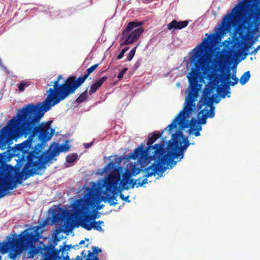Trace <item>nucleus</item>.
<instances>
[{
    "instance_id": "nucleus-1",
    "label": "nucleus",
    "mask_w": 260,
    "mask_h": 260,
    "mask_svg": "<svg viewBox=\"0 0 260 260\" xmlns=\"http://www.w3.org/2000/svg\"><path fill=\"white\" fill-rule=\"evenodd\" d=\"M163 132L159 133L155 132L152 136L149 137L147 143V147L144 149V145L141 144L136 148L134 152L129 153V157L134 160L139 157V161L142 164H148L151 160L155 162L146 169L147 172L146 177L155 175L156 173L163 172L166 168L165 165H170L171 168L174 166L176 161L174 158L180 160L184 156V152L191 143L188 141V137L183 135L179 129L172 135V142L169 141L168 144V151L166 150L164 144L151 145L160 137Z\"/></svg>"
},
{
    "instance_id": "nucleus-2",
    "label": "nucleus",
    "mask_w": 260,
    "mask_h": 260,
    "mask_svg": "<svg viewBox=\"0 0 260 260\" xmlns=\"http://www.w3.org/2000/svg\"><path fill=\"white\" fill-rule=\"evenodd\" d=\"M62 76L59 75L55 81L51 82L50 87L47 91V98L42 102L35 105L29 104L19 109L15 120L28 125V127L42 129L48 133L53 135L55 129L51 127L52 121L40 122L44 113L51 109L52 107L58 104L70 95L74 94L78 88L76 77L72 75L68 77L63 83L59 81Z\"/></svg>"
},
{
    "instance_id": "nucleus-3",
    "label": "nucleus",
    "mask_w": 260,
    "mask_h": 260,
    "mask_svg": "<svg viewBox=\"0 0 260 260\" xmlns=\"http://www.w3.org/2000/svg\"><path fill=\"white\" fill-rule=\"evenodd\" d=\"M216 36L214 34H210L207 38H205L200 45L199 49L197 50L190 57L191 62L193 63L194 67L187 76L190 84V91L186 100V105L176 116L173 122L168 125L165 129L168 128L169 133L179 125L180 129H183L188 127L187 132L189 135H194L196 137L201 135L200 132L202 130L201 124L195 118H192L190 121L186 119L188 115L192 111L193 108L195 107V99L197 96L199 88L197 79L202 72L208 70L209 65L207 58L204 55L203 52L207 50L210 44L215 40Z\"/></svg>"
},
{
    "instance_id": "nucleus-4",
    "label": "nucleus",
    "mask_w": 260,
    "mask_h": 260,
    "mask_svg": "<svg viewBox=\"0 0 260 260\" xmlns=\"http://www.w3.org/2000/svg\"><path fill=\"white\" fill-rule=\"evenodd\" d=\"M8 125H6L0 130V149L4 150L7 148L9 142L12 140V136L15 133L18 137L24 136L25 138H28L23 142L18 144L17 146V149L21 153L22 158H26L27 163L26 167L23 169L24 170L26 168L30 169L27 170L25 175L21 174V175L16 177V181L14 180V177L13 175L9 174L7 173V170L5 164V161L7 158L8 153L6 152L0 153V158L3 160V166L5 170L6 176H12L13 177L12 180L16 182V187L17 184H21L22 180H26L30 176H34L35 174L30 175V171L34 169L35 167L30 166L28 163V156L30 153V149L31 147V140L35 137L37 138L42 142H45L50 140L53 135L52 133H48L45 131H43L42 129L36 128L35 127H28V125L19 122L15 120V118H13L10 119L8 123Z\"/></svg>"
},
{
    "instance_id": "nucleus-5",
    "label": "nucleus",
    "mask_w": 260,
    "mask_h": 260,
    "mask_svg": "<svg viewBox=\"0 0 260 260\" xmlns=\"http://www.w3.org/2000/svg\"><path fill=\"white\" fill-rule=\"evenodd\" d=\"M46 142L36 137L31 140L32 150L27 157L28 163L30 166L35 167V169L30 171V175L43 174L46 169L45 165L48 162L53 159L59 152H67L70 150V146L68 145L69 140H66L64 144L56 146L53 150L43 152L44 144Z\"/></svg>"
},
{
    "instance_id": "nucleus-6",
    "label": "nucleus",
    "mask_w": 260,
    "mask_h": 260,
    "mask_svg": "<svg viewBox=\"0 0 260 260\" xmlns=\"http://www.w3.org/2000/svg\"><path fill=\"white\" fill-rule=\"evenodd\" d=\"M132 181L129 176H124V178L121 180L120 176L118 174L109 175L104 181L105 186L104 194L106 196L100 198L91 188L87 187V192L84 196V209L89 211L90 209L94 208L96 205L102 201L105 203L108 202L109 196L115 190L121 192L123 189L128 190L129 187L127 184H131Z\"/></svg>"
},
{
    "instance_id": "nucleus-7",
    "label": "nucleus",
    "mask_w": 260,
    "mask_h": 260,
    "mask_svg": "<svg viewBox=\"0 0 260 260\" xmlns=\"http://www.w3.org/2000/svg\"><path fill=\"white\" fill-rule=\"evenodd\" d=\"M48 224L47 220H44L39 225L32 229H25L20 233L17 237H14L6 243V249L10 251V256L15 259L21 251L32 245L37 242L42 233L41 229Z\"/></svg>"
},
{
    "instance_id": "nucleus-8",
    "label": "nucleus",
    "mask_w": 260,
    "mask_h": 260,
    "mask_svg": "<svg viewBox=\"0 0 260 260\" xmlns=\"http://www.w3.org/2000/svg\"><path fill=\"white\" fill-rule=\"evenodd\" d=\"M142 24H143L142 21L129 22L122 31L121 39L123 41L120 43V46L128 45L137 41L144 31L142 27H138Z\"/></svg>"
},
{
    "instance_id": "nucleus-9",
    "label": "nucleus",
    "mask_w": 260,
    "mask_h": 260,
    "mask_svg": "<svg viewBox=\"0 0 260 260\" xmlns=\"http://www.w3.org/2000/svg\"><path fill=\"white\" fill-rule=\"evenodd\" d=\"M252 2V0H245L242 5L237 6L233 9L231 13H227L223 17L220 29H226L231 25H234L237 22L238 18L242 14L243 11Z\"/></svg>"
},
{
    "instance_id": "nucleus-10",
    "label": "nucleus",
    "mask_w": 260,
    "mask_h": 260,
    "mask_svg": "<svg viewBox=\"0 0 260 260\" xmlns=\"http://www.w3.org/2000/svg\"><path fill=\"white\" fill-rule=\"evenodd\" d=\"M3 162V159L0 158V198L9 194V190L16 188V182L12 180V176L10 175L5 177L6 173L2 165Z\"/></svg>"
},
{
    "instance_id": "nucleus-11",
    "label": "nucleus",
    "mask_w": 260,
    "mask_h": 260,
    "mask_svg": "<svg viewBox=\"0 0 260 260\" xmlns=\"http://www.w3.org/2000/svg\"><path fill=\"white\" fill-rule=\"evenodd\" d=\"M214 78L215 85L217 86V91L218 93L223 92L221 95V98H225L226 94H230V87L229 83L226 82L230 80L231 73L229 71L224 73L222 75L214 73L212 75Z\"/></svg>"
},
{
    "instance_id": "nucleus-12",
    "label": "nucleus",
    "mask_w": 260,
    "mask_h": 260,
    "mask_svg": "<svg viewBox=\"0 0 260 260\" xmlns=\"http://www.w3.org/2000/svg\"><path fill=\"white\" fill-rule=\"evenodd\" d=\"M243 22L246 24L244 28L247 31H252L258 27L260 25V5L251 7Z\"/></svg>"
},
{
    "instance_id": "nucleus-13",
    "label": "nucleus",
    "mask_w": 260,
    "mask_h": 260,
    "mask_svg": "<svg viewBox=\"0 0 260 260\" xmlns=\"http://www.w3.org/2000/svg\"><path fill=\"white\" fill-rule=\"evenodd\" d=\"M214 110V106H211L210 109H201L197 115V120L200 124H205L208 118H213L215 116Z\"/></svg>"
},
{
    "instance_id": "nucleus-14",
    "label": "nucleus",
    "mask_w": 260,
    "mask_h": 260,
    "mask_svg": "<svg viewBox=\"0 0 260 260\" xmlns=\"http://www.w3.org/2000/svg\"><path fill=\"white\" fill-rule=\"evenodd\" d=\"M98 66V63L92 66L91 67L87 69V73H85L84 75L81 76L78 78L76 77V80L78 88L85 82V80L88 77L89 75L93 73L97 69Z\"/></svg>"
},
{
    "instance_id": "nucleus-15",
    "label": "nucleus",
    "mask_w": 260,
    "mask_h": 260,
    "mask_svg": "<svg viewBox=\"0 0 260 260\" xmlns=\"http://www.w3.org/2000/svg\"><path fill=\"white\" fill-rule=\"evenodd\" d=\"M188 24V21H177L174 19L168 24L167 28L169 30H171L173 28L181 29L187 26Z\"/></svg>"
},
{
    "instance_id": "nucleus-16",
    "label": "nucleus",
    "mask_w": 260,
    "mask_h": 260,
    "mask_svg": "<svg viewBox=\"0 0 260 260\" xmlns=\"http://www.w3.org/2000/svg\"><path fill=\"white\" fill-rule=\"evenodd\" d=\"M61 250V254L62 256H65L67 254L70 256V258H72V254L74 253L76 249H79V245H75L72 246L71 245H64L60 246Z\"/></svg>"
},
{
    "instance_id": "nucleus-17",
    "label": "nucleus",
    "mask_w": 260,
    "mask_h": 260,
    "mask_svg": "<svg viewBox=\"0 0 260 260\" xmlns=\"http://www.w3.org/2000/svg\"><path fill=\"white\" fill-rule=\"evenodd\" d=\"M107 77L104 76L102 78L99 79L95 82L93 83L90 86L88 93L89 95H91L95 93L98 89L102 85L104 82L107 79Z\"/></svg>"
},
{
    "instance_id": "nucleus-18",
    "label": "nucleus",
    "mask_w": 260,
    "mask_h": 260,
    "mask_svg": "<svg viewBox=\"0 0 260 260\" xmlns=\"http://www.w3.org/2000/svg\"><path fill=\"white\" fill-rule=\"evenodd\" d=\"M95 218L96 217H93V215H91L89 214H86L83 218L80 219V225L83 228L89 231V229H87L85 225H91L92 221L94 220Z\"/></svg>"
},
{
    "instance_id": "nucleus-19",
    "label": "nucleus",
    "mask_w": 260,
    "mask_h": 260,
    "mask_svg": "<svg viewBox=\"0 0 260 260\" xmlns=\"http://www.w3.org/2000/svg\"><path fill=\"white\" fill-rule=\"evenodd\" d=\"M71 260H99L98 255L86 254L85 250H83L80 253V255H77L75 257H72Z\"/></svg>"
},
{
    "instance_id": "nucleus-20",
    "label": "nucleus",
    "mask_w": 260,
    "mask_h": 260,
    "mask_svg": "<svg viewBox=\"0 0 260 260\" xmlns=\"http://www.w3.org/2000/svg\"><path fill=\"white\" fill-rule=\"evenodd\" d=\"M63 228L62 229L56 230L55 231L56 234H59L61 231H63L64 233L69 234L73 229V221L69 218L67 219L64 222Z\"/></svg>"
},
{
    "instance_id": "nucleus-21",
    "label": "nucleus",
    "mask_w": 260,
    "mask_h": 260,
    "mask_svg": "<svg viewBox=\"0 0 260 260\" xmlns=\"http://www.w3.org/2000/svg\"><path fill=\"white\" fill-rule=\"evenodd\" d=\"M64 211L60 209L57 212H54L52 214V223H61L64 217Z\"/></svg>"
},
{
    "instance_id": "nucleus-22",
    "label": "nucleus",
    "mask_w": 260,
    "mask_h": 260,
    "mask_svg": "<svg viewBox=\"0 0 260 260\" xmlns=\"http://www.w3.org/2000/svg\"><path fill=\"white\" fill-rule=\"evenodd\" d=\"M205 106L204 109H208L211 106H213L211 104V99L209 96H204L203 100H200L198 103V107L199 109H202V107Z\"/></svg>"
},
{
    "instance_id": "nucleus-23",
    "label": "nucleus",
    "mask_w": 260,
    "mask_h": 260,
    "mask_svg": "<svg viewBox=\"0 0 260 260\" xmlns=\"http://www.w3.org/2000/svg\"><path fill=\"white\" fill-rule=\"evenodd\" d=\"M104 223L103 221L100 220L98 221H95L94 220L92 221V223L91 225H85L86 227L89 229V231H90L92 229H94L95 230H97L100 232L103 231L104 230L102 229L101 225Z\"/></svg>"
},
{
    "instance_id": "nucleus-24",
    "label": "nucleus",
    "mask_w": 260,
    "mask_h": 260,
    "mask_svg": "<svg viewBox=\"0 0 260 260\" xmlns=\"http://www.w3.org/2000/svg\"><path fill=\"white\" fill-rule=\"evenodd\" d=\"M146 169L147 168H146L145 170V174L144 175V177H145V178L142 180L141 182H140V179H138L136 180L135 181H132V183L131 184H130V185H131V187L132 188H134V186L135 185H136L137 181H138V185L136 186L137 187H138L139 186H142L144 184H145L148 183L147 178L149 177V176H148V177L146 176V175L147 174ZM131 179L132 180H133L132 179ZM127 185L128 186V185H129V184H127Z\"/></svg>"
},
{
    "instance_id": "nucleus-25",
    "label": "nucleus",
    "mask_w": 260,
    "mask_h": 260,
    "mask_svg": "<svg viewBox=\"0 0 260 260\" xmlns=\"http://www.w3.org/2000/svg\"><path fill=\"white\" fill-rule=\"evenodd\" d=\"M250 78V71H247L245 72L241 77L240 79V82L241 85H244L246 84Z\"/></svg>"
},
{
    "instance_id": "nucleus-26",
    "label": "nucleus",
    "mask_w": 260,
    "mask_h": 260,
    "mask_svg": "<svg viewBox=\"0 0 260 260\" xmlns=\"http://www.w3.org/2000/svg\"><path fill=\"white\" fill-rule=\"evenodd\" d=\"M87 90L86 88L85 91L82 92L76 100V102L77 103H81L84 102L87 99Z\"/></svg>"
},
{
    "instance_id": "nucleus-27",
    "label": "nucleus",
    "mask_w": 260,
    "mask_h": 260,
    "mask_svg": "<svg viewBox=\"0 0 260 260\" xmlns=\"http://www.w3.org/2000/svg\"><path fill=\"white\" fill-rule=\"evenodd\" d=\"M30 85L29 81H22L17 84V86L20 92H23L25 90V87H27Z\"/></svg>"
},
{
    "instance_id": "nucleus-28",
    "label": "nucleus",
    "mask_w": 260,
    "mask_h": 260,
    "mask_svg": "<svg viewBox=\"0 0 260 260\" xmlns=\"http://www.w3.org/2000/svg\"><path fill=\"white\" fill-rule=\"evenodd\" d=\"M102 252V249L96 246L92 247V251L88 250L86 254L91 255H98V253Z\"/></svg>"
},
{
    "instance_id": "nucleus-29",
    "label": "nucleus",
    "mask_w": 260,
    "mask_h": 260,
    "mask_svg": "<svg viewBox=\"0 0 260 260\" xmlns=\"http://www.w3.org/2000/svg\"><path fill=\"white\" fill-rule=\"evenodd\" d=\"M78 155L76 153H72L66 157V161L69 163H72L75 161L77 158Z\"/></svg>"
},
{
    "instance_id": "nucleus-30",
    "label": "nucleus",
    "mask_w": 260,
    "mask_h": 260,
    "mask_svg": "<svg viewBox=\"0 0 260 260\" xmlns=\"http://www.w3.org/2000/svg\"><path fill=\"white\" fill-rule=\"evenodd\" d=\"M230 78H232L234 80V81L231 82V81H229V80L226 81V82L228 83H229V85H231V86H234L238 83V82L239 81V79L236 77V75L233 74L232 75V76L231 75Z\"/></svg>"
},
{
    "instance_id": "nucleus-31",
    "label": "nucleus",
    "mask_w": 260,
    "mask_h": 260,
    "mask_svg": "<svg viewBox=\"0 0 260 260\" xmlns=\"http://www.w3.org/2000/svg\"><path fill=\"white\" fill-rule=\"evenodd\" d=\"M135 52H136V47L133 48L130 51V52L128 53V55H127V56L126 57V60L127 61H131L134 57Z\"/></svg>"
},
{
    "instance_id": "nucleus-32",
    "label": "nucleus",
    "mask_w": 260,
    "mask_h": 260,
    "mask_svg": "<svg viewBox=\"0 0 260 260\" xmlns=\"http://www.w3.org/2000/svg\"><path fill=\"white\" fill-rule=\"evenodd\" d=\"M128 69L127 68H123L118 73L117 78L120 80H121L123 77L124 73L127 71Z\"/></svg>"
},
{
    "instance_id": "nucleus-33",
    "label": "nucleus",
    "mask_w": 260,
    "mask_h": 260,
    "mask_svg": "<svg viewBox=\"0 0 260 260\" xmlns=\"http://www.w3.org/2000/svg\"><path fill=\"white\" fill-rule=\"evenodd\" d=\"M129 48L128 47H126L124 49H123L121 52L117 55V57H116V59H121L123 56H124V53H125V52L126 51H127L128 50Z\"/></svg>"
},
{
    "instance_id": "nucleus-34",
    "label": "nucleus",
    "mask_w": 260,
    "mask_h": 260,
    "mask_svg": "<svg viewBox=\"0 0 260 260\" xmlns=\"http://www.w3.org/2000/svg\"><path fill=\"white\" fill-rule=\"evenodd\" d=\"M119 196H120V199L122 200V201H124L126 202H127V203H129L130 202V200H129V196H127L126 197H124V196L121 193V192L120 193V194H119Z\"/></svg>"
},
{
    "instance_id": "nucleus-35",
    "label": "nucleus",
    "mask_w": 260,
    "mask_h": 260,
    "mask_svg": "<svg viewBox=\"0 0 260 260\" xmlns=\"http://www.w3.org/2000/svg\"><path fill=\"white\" fill-rule=\"evenodd\" d=\"M120 193L121 192H118L117 190H115L113 193H112V196L110 195L109 197L110 198L111 200H113V201L115 200L117 201V196L118 194V193Z\"/></svg>"
},
{
    "instance_id": "nucleus-36",
    "label": "nucleus",
    "mask_w": 260,
    "mask_h": 260,
    "mask_svg": "<svg viewBox=\"0 0 260 260\" xmlns=\"http://www.w3.org/2000/svg\"><path fill=\"white\" fill-rule=\"evenodd\" d=\"M104 207H105V205L104 204H100V203H99V204L96 205V206L95 207V208L94 209H95L97 210H101V209H103Z\"/></svg>"
},
{
    "instance_id": "nucleus-37",
    "label": "nucleus",
    "mask_w": 260,
    "mask_h": 260,
    "mask_svg": "<svg viewBox=\"0 0 260 260\" xmlns=\"http://www.w3.org/2000/svg\"><path fill=\"white\" fill-rule=\"evenodd\" d=\"M108 202L110 206H115L116 204H117L116 202H114V201H113L112 199L111 200L110 197L109 198Z\"/></svg>"
},
{
    "instance_id": "nucleus-38",
    "label": "nucleus",
    "mask_w": 260,
    "mask_h": 260,
    "mask_svg": "<svg viewBox=\"0 0 260 260\" xmlns=\"http://www.w3.org/2000/svg\"><path fill=\"white\" fill-rule=\"evenodd\" d=\"M93 142L84 144L85 148H88L90 147L92 145Z\"/></svg>"
},
{
    "instance_id": "nucleus-39",
    "label": "nucleus",
    "mask_w": 260,
    "mask_h": 260,
    "mask_svg": "<svg viewBox=\"0 0 260 260\" xmlns=\"http://www.w3.org/2000/svg\"><path fill=\"white\" fill-rule=\"evenodd\" d=\"M114 165V164L112 161H111V162H109V164H108V166L109 168H113Z\"/></svg>"
},
{
    "instance_id": "nucleus-40",
    "label": "nucleus",
    "mask_w": 260,
    "mask_h": 260,
    "mask_svg": "<svg viewBox=\"0 0 260 260\" xmlns=\"http://www.w3.org/2000/svg\"><path fill=\"white\" fill-rule=\"evenodd\" d=\"M258 50L255 48L253 51L251 52V54L255 55L257 53Z\"/></svg>"
},
{
    "instance_id": "nucleus-41",
    "label": "nucleus",
    "mask_w": 260,
    "mask_h": 260,
    "mask_svg": "<svg viewBox=\"0 0 260 260\" xmlns=\"http://www.w3.org/2000/svg\"><path fill=\"white\" fill-rule=\"evenodd\" d=\"M85 240H81V241L79 242V244H78V245H79L84 244H85Z\"/></svg>"
},
{
    "instance_id": "nucleus-42",
    "label": "nucleus",
    "mask_w": 260,
    "mask_h": 260,
    "mask_svg": "<svg viewBox=\"0 0 260 260\" xmlns=\"http://www.w3.org/2000/svg\"><path fill=\"white\" fill-rule=\"evenodd\" d=\"M139 172H140V170H139V169H138V171L137 172L134 171V173H136V174H138L139 173Z\"/></svg>"
},
{
    "instance_id": "nucleus-43",
    "label": "nucleus",
    "mask_w": 260,
    "mask_h": 260,
    "mask_svg": "<svg viewBox=\"0 0 260 260\" xmlns=\"http://www.w3.org/2000/svg\"><path fill=\"white\" fill-rule=\"evenodd\" d=\"M256 50H258H258L260 49V46H259V45H258V46L256 48Z\"/></svg>"
},
{
    "instance_id": "nucleus-44",
    "label": "nucleus",
    "mask_w": 260,
    "mask_h": 260,
    "mask_svg": "<svg viewBox=\"0 0 260 260\" xmlns=\"http://www.w3.org/2000/svg\"><path fill=\"white\" fill-rule=\"evenodd\" d=\"M88 244H87L85 246V247H88Z\"/></svg>"
},
{
    "instance_id": "nucleus-45",
    "label": "nucleus",
    "mask_w": 260,
    "mask_h": 260,
    "mask_svg": "<svg viewBox=\"0 0 260 260\" xmlns=\"http://www.w3.org/2000/svg\"><path fill=\"white\" fill-rule=\"evenodd\" d=\"M86 240L88 241V238H86Z\"/></svg>"
},
{
    "instance_id": "nucleus-46",
    "label": "nucleus",
    "mask_w": 260,
    "mask_h": 260,
    "mask_svg": "<svg viewBox=\"0 0 260 260\" xmlns=\"http://www.w3.org/2000/svg\"><path fill=\"white\" fill-rule=\"evenodd\" d=\"M259 46H260V44H259Z\"/></svg>"
},
{
    "instance_id": "nucleus-47",
    "label": "nucleus",
    "mask_w": 260,
    "mask_h": 260,
    "mask_svg": "<svg viewBox=\"0 0 260 260\" xmlns=\"http://www.w3.org/2000/svg\"><path fill=\"white\" fill-rule=\"evenodd\" d=\"M259 46H260V44H259Z\"/></svg>"
}]
</instances>
